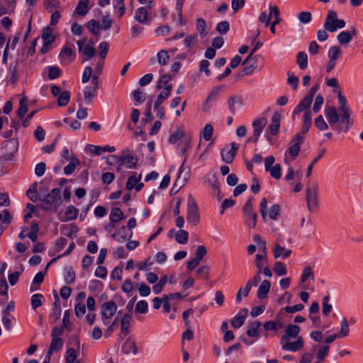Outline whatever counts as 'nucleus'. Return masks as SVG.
Wrapping results in <instances>:
<instances>
[{
  "mask_svg": "<svg viewBox=\"0 0 363 363\" xmlns=\"http://www.w3.org/2000/svg\"><path fill=\"white\" fill-rule=\"evenodd\" d=\"M330 299V296L329 294L325 296L323 298V308H322V313L323 315L325 317H328L329 314L330 313L333 306L331 304H329V301Z\"/></svg>",
  "mask_w": 363,
  "mask_h": 363,
  "instance_id": "obj_39",
  "label": "nucleus"
},
{
  "mask_svg": "<svg viewBox=\"0 0 363 363\" xmlns=\"http://www.w3.org/2000/svg\"><path fill=\"white\" fill-rule=\"evenodd\" d=\"M247 312L248 310L247 308H243L233 318L231 325L234 328H239L245 323Z\"/></svg>",
  "mask_w": 363,
  "mask_h": 363,
  "instance_id": "obj_22",
  "label": "nucleus"
},
{
  "mask_svg": "<svg viewBox=\"0 0 363 363\" xmlns=\"http://www.w3.org/2000/svg\"><path fill=\"white\" fill-rule=\"evenodd\" d=\"M271 283L268 280H264L257 290V298L260 300L265 298L270 290Z\"/></svg>",
  "mask_w": 363,
  "mask_h": 363,
  "instance_id": "obj_24",
  "label": "nucleus"
},
{
  "mask_svg": "<svg viewBox=\"0 0 363 363\" xmlns=\"http://www.w3.org/2000/svg\"><path fill=\"white\" fill-rule=\"evenodd\" d=\"M78 212H79V211L75 206H74L72 205L68 206L65 211V216H66L67 220H75L77 218Z\"/></svg>",
  "mask_w": 363,
  "mask_h": 363,
  "instance_id": "obj_44",
  "label": "nucleus"
},
{
  "mask_svg": "<svg viewBox=\"0 0 363 363\" xmlns=\"http://www.w3.org/2000/svg\"><path fill=\"white\" fill-rule=\"evenodd\" d=\"M85 43L86 40H80L77 42L79 52L83 58V62L87 61L96 55L94 43L92 41L87 44H85Z\"/></svg>",
  "mask_w": 363,
  "mask_h": 363,
  "instance_id": "obj_9",
  "label": "nucleus"
},
{
  "mask_svg": "<svg viewBox=\"0 0 363 363\" xmlns=\"http://www.w3.org/2000/svg\"><path fill=\"white\" fill-rule=\"evenodd\" d=\"M123 218L124 214L121 208L118 207L112 208L109 216V219L111 221H112L113 223H118L120 220H122Z\"/></svg>",
  "mask_w": 363,
  "mask_h": 363,
  "instance_id": "obj_34",
  "label": "nucleus"
},
{
  "mask_svg": "<svg viewBox=\"0 0 363 363\" xmlns=\"http://www.w3.org/2000/svg\"><path fill=\"white\" fill-rule=\"evenodd\" d=\"M239 149V145L235 142L230 143V147L228 146L224 147L220 152L222 160L226 164H231L235 157Z\"/></svg>",
  "mask_w": 363,
  "mask_h": 363,
  "instance_id": "obj_11",
  "label": "nucleus"
},
{
  "mask_svg": "<svg viewBox=\"0 0 363 363\" xmlns=\"http://www.w3.org/2000/svg\"><path fill=\"white\" fill-rule=\"evenodd\" d=\"M350 328L347 320L344 318L341 321V328L338 335V337H345L348 335Z\"/></svg>",
  "mask_w": 363,
  "mask_h": 363,
  "instance_id": "obj_47",
  "label": "nucleus"
},
{
  "mask_svg": "<svg viewBox=\"0 0 363 363\" xmlns=\"http://www.w3.org/2000/svg\"><path fill=\"white\" fill-rule=\"evenodd\" d=\"M267 257L264 255L257 254L255 259V264L257 269L258 273H262V267L264 263L267 262Z\"/></svg>",
  "mask_w": 363,
  "mask_h": 363,
  "instance_id": "obj_55",
  "label": "nucleus"
},
{
  "mask_svg": "<svg viewBox=\"0 0 363 363\" xmlns=\"http://www.w3.org/2000/svg\"><path fill=\"white\" fill-rule=\"evenodd\" d=\"M318 89V84H315L310 89L306 96L299 102V104L294 109L292 113L293 120L295 119V116L296 114H298L302 111L306 113L308 111H311L310 108L311 105L313 101V96L316 94Z\"/></svg>",
  "mask_w": 363,
  "mask_h": 363,
  "instance_id": "obj_3",
  "label": "nucleus"
},
{
  "mask_svg": "<svg viewBox=\"0 0 363 363\" xmlns=\"http://www.w3.org/2000/svg\"><path fill=\"white\" fill-rule=\"evenodd\" d=\"M111 158L114 159V162H120L121 165L127 164V167L130 169L135 168L137 166L138 160L133 155H128L123 156H116L115 155H112Z\"/></svg>",
  "mask_w": 363,
  "mask_h": 363,
  "instance_id": "obj_15",
  "label": "nucleus"
},
{
  "mask_svg": "<svg viewBox=\"0 0 363 363\" xmlns=\"http://www.w3.org/2000/svg\"><path fill=\"white\" fill-rule=\"evenodd\" d=\"M273 253L275 259H277L281 257L283 259H286L291 255V250H286L285 249L284 247H282L280 245L277 244L275 245V247L273 250Z\"/></svg>",
  "mask_w": 363,
  "mask_h": 363,
  "instance_id": "obj_27",
  "label": "nucleus"
},
{
  "mask_svg": "<svg viewBox=\"0 0 363 363\" xmlns=\"http://www.w3.org/2000/svg\"><path fill=\"white\" fill-rule=\"evenodd\" d=\"M306 200L308 210L312 213L316 212L319 207L318 183L314 182L311 187L306 189Z\"/></svg>",
  "mask_w": 363,
  "mask_h": 363,
  "instance_id": "obj_4",
  "label": "nucleus"
},
{
  "mask_svg": "<svg viewBox=\"0 0 363 363\" xmlns=\"http://www.w3.org/2000/svg\"><path fill=\"white\" fill-rule=\"evenodd\" d=\"M167 282V275L161 277L159 282L157 284L153 286V287H152L153 292L155 294H160L162 291L164 286L166 284Z\"/></svg>",
  "mask_w": 363,
  "mask_h": 363,
  "instance_id": "obj_58",
  "label": "nucleus"
},
{
  "mask_svg": "<svg viewBox=\"0 0 363 363\" xmlns=\"http://www.w3.org/2000/svg\"><path fill=\"white\" fill-rule=\"evenodd\" d=\"M133 235V233L127 230L126 227L123 225L118 228L112 237L120 242H123L126 240H129Z\"/></svg>",
  "mask_w": 363,
  "mask_h": 363,
  "instance_id": "obj_17",
  "label": "nucleus"
},
{
  "mask_svg": "<svg viewBox=\"0 0 363 363\" xmlns=\"http://www.w3.org/2000/svg\"><path fill=\"white\" fill-rule=\"evenodd\" d=\"M3 148L6 150H9L10 152H13L14 154L18 151V140L16 138H10L6 140L2 144Z\"/></svg>",
  "mask_w": 363,
  "mask_h": 363,
  "instance_id": "obj_29",
  "label": "nucleus"
},
{
  "mask_svg": "<svg viewBox=\"0 0 363 363\" xmlns=\"http://www.w3.org/2000/svg\"><path fill=\"white\" fill-rule=\"evenodd\" d=\"M141 177V174H140L138 177H136L135 174L129 177L125 185L126 189L128 190H132L135 186V184L140 181Z\"/></svg>",
  "mask_w": 363,
  "mask_h": 363,
  "instance_id": "obj_56",
  "label": "nucleus"
},
{
  "mask_svg": "<svg viewBox=\"0 0 363 363\" xmlns=\"http://www.w3.org/2000/svg\"><path fill=\"white\" fill-rule=\"evenodd\" d=\"M342 51L340 48L337 45L331 46L328 52V56L329 60L337 61V59L341 56Z\"/></svg>",
  "mask_w": 363,
  "mask_h": 363,
  "instance_id": "obj_37",
  "label": "nucleus"
},
{
  "mask_svg": "<svg viewBox=\"0 0 363 363\" xmlns=\"http://www.w3.org/2000/svg\"><path fill=\"white\" fill-rule=\"evenodd\" d=\"M65 361L67 363H73L77 361V353L74 348H68L65 354Z\"/></svg>",
  "mask_w": 363,
  "mask_h": 363,
  "instance_id": "obj_59",
  "label": "nucleus"
},
{
  "mask_svg": "<svg viewBox=\"0 0 363 363\" xmlns=\"http://www.w3.org/2000/svg\"><path fill=\"white\" fill-rule=\"evenodd\" d=\"M189 239V233L184 230H179L176 233V241L179 244H186L188 242Z\"/></svg>",
  "mask_w": 363,
  "mask_h": 363,
  "instance_id": "obj_46",
  "label": "nucleus"
},
{
  "mask_svg": "<svg viewBox=\"0 0 363 363\" xmlns=\"http://www.w3.org/2000/svg\"><path fill=\"white\" fill-rule=\"evenodd\" d=\"M281 117V113L278 112H275L272 116V123L269 125V128L273 135H277L279 133Z\"/></svg>",
  "mask_w": 363,
  "mask_h": 363,
  "instance_id": "obj_21",
  "label": "nucleus"
},
{
  "mask_svg": "<svg viewBox=\"0 0 363 363\" xmlns=\"http://www.w3.org/2000/svg\"><path fill=\"white\" fill-rule=\"evenodd\" d=\"M133 96L134 100L139 104H143L145 101V93L140 88L133 92Z\"/></svg>",
  "mask_w": 363,
  "mask_h": 363,
  "instance_id": "obj_57",
  "label": "nucleus"
},
{
  "mask_svg": "<svg viewBox=\"0 0 363 363\" xmlns=\"http://www.w3.org/2000/svg\"><path fill=\"white\" fill-rule=\"evenodd\" d=\"M62 346L63 340L62 338L52 337L51 343L50 345V348H51V350L58 352L62 348Z\"/></svg>",
  "mask_w": 363,
  "mask_h": 363,
  "instance_id": "obj_60",
  "label": "nucleus"
},
{
  "mask_svg": "<svg viewBox=\"0 0 363 363\" xmlns=\"http://www.w3.org/2000/svg\"><path fill=\"white\" fill-rule=\"evenodd\" d=\"M338 20L337 13L333 10H329L323 24V28L330 33L335 32V27Z\"/></svg>",
  "mask_w": 363,
  "mask_h": 363,
  "instance_id": "obj_14",
  "label": "nucleus"
},
{
  "mask_svg": "<svg viewBox=\"0 0 363 363\" xmlns=\"http://www.w3.org/2000/svg\"><path fill=\"white\" fill-rule=\"evenodd\" d=\"M252 198H250L242 208L245 217V223L255 228L257 224V214L253 211Z\"/></svg>",
  "mask_w": 363,
  "mask_h": 363,
  "instance_id": "obj_6",
  "label": "nucleus"
},
{
  "mask_svg": "<svg viewBox=\"0 0 363 363\" xmlns=\"http://www.w3.org/2000/svg\"><path fill=\"white\" fill-rule=\"evenodd\" d=\"M186 220L188 223L193 226L197 225L200 221L199 207L191 195L188 196Z\"/></svg>",
  "mask_w": 363,
  "mask_h": 363,
  "instance_id": "obj_5",
  "label": "nucleus"
},
{
  "mask_svg": "<svg viewBox=\"0 0 363 363\" xmlns=\"http://www.w3.org/2000/svg\"><path fill=\"white\" fill-rule=\"evenodd\" d=\"M186 161V156H185V157L179 167L177 179H176V181L170 191L171 194H176L182 189V187L184 186L186 180L188 179V177L189 176V171H187L184 174L183 177H182V174L184 170V166Z\"/></svg>",
  "mask_w": 363,
  "mask_h": 363,
  "instance_id": "obj_10",
  "label": "nucleus"
},
{
  "mask_svg": "<svg viewBox=\"0 0 363 363\" xmlns=\"http://www.w3.org/2000/svg\"><path fill=\"white\" fill-rule=\"evenodd\" d=\"M303 140L304 138L301 133H296L291 140V145L288 149V152L293 159L298 155L301 150V145L303 143Z\"/></svg>",
  "mask_w": 363,
  "mask_h": 363,
  "instance_id": "obj_12",
  "label": "nucleus"
},
{
  "mask_svg": "<svg viewBox=\"0 0 363 363\" xmlns=\"http://www.w3.org/2000/svg\"><path fill=\"white\" fill-rule=\"evenodd\" d=\"M44 301V296L41 294H33L30 298L32 308L33 310H36L38 307L43 304Z\"/></svg>",
  "mask_w": 363,
  "mask_h": 363,
  "instance_id": "obj_36",
  "label": "nucleus"
},
{
  "mask_svg": "<svg viewBox=\"0 0 363 363\" xmlns=\"http://www.w3.org/2000/svg\"><path fill=\"white\" fill-rule=\"evenodd\" d=\"M134 18L140 23L149 25L148 11L144 7H140L135 11Z\"/></svg>",
  "mask_w": 363,
  "mask_h": 363,
  "instance_id": "obj_20",
  "label": "nucleus"
},
{
  "mask_svg": "<svg viewBox=\"0 0 363 363\" xmlns=\"http://www.w3.org/2000/svg\"><path fill=\"white\" fill-rule=\"evenodd\" d=\"M187 136L185 135L184 130L183 127H179L177 130L170 135L169 138V143L171 144H175L179 140L184 139Z\"/></svg>",
  "mask_w": 363,
  "mask_h": 363,
  "instance_id": "obj_30",
  "label": "nucleus"
},
{
  "mask_svg": "<svg viewBox=\"0 0 363 363\" xmlns=\"http://www.w3.org/2000/svg\"><path fill=\"white\" fill-rule=\"evenodd\" d=\"M314 124L315 127L320 131L326 130L328 128V123L325 121L323 117L321 115L315 118Z\"/></svg>",
  "mask_w": 363,
  "mask_h": 363,
  "instance_id": "obj_52",
  "label": "nucleus"
},
{
  "mask_svg": "<svg viewBox=\"0 0 363 363\" xmlns=\"http://www.w3.org/2000/svg\"><path fill=\"white\" fill-rule=\"evenodd\" d=\"M312 125V113L311 111H308L303 114V124L301 127V135L306 134L309 130Z\"/></svg>",
  "mask_w": 363,
  "mask_h": 363,
  "instance_id": "obj_25",
  "label": "nucleus"
},
{
  "mask_svg": "<svg viewBox=\"0 0 363 363\" xmlns=\"http://www.w3.org/2000/svg\"><path fill=\"white\" fill-rule=\"evenodd\" d=\"M39 200L42 201L40 208L44 211H50L52 206L56 211L62 204L60 196V189L59 188L52 189L49 193H41L39 195Z\"/></svg>",
  "mask_w": 363,
  "mask_h": 363,
  "instance_id": "obj_2",
  "label": "nucleus"
},
{
  "mask_svg": "<svg viewBox=\"0 0 363 363\" xmlns=\"http://www.w3.org/2000/svg\"><path fill=\"white\" fill-rule=\"evenodd\" d=\"M357 34V32L356 28L352 26L349 30L340 32L337 35V39L340 44L346 45L350 43L352 41V38L356 36Z\"/></svg>",
  "mask_w": 363,
  "mask_h": 363,
  "instance_id": "obj_16",
  "label": "nucleus"
},
{
  "mask_svg": "<svg viewBox=\"0 0 363 363\" xmlns=\"http://www.w3.org/2000/svg\"><path fill=\"white\" fill-rule=\"evenodd\" d=\"M260 325L261 323L259 321L252 323L247 330V335L250 337H257L259 335L258 330Z\"/></svg>",
  "mask_w": 363,
  "mask_h": 363,
  "instance_id": "obj_41",
  "label": "nucleus"
},
{
  "mask_svg": "<svg viewBox=\"0 0 363 363\" xmlns=\"http://www.w3.org/2000/svg\"><path fill=\"white\" fill-rule=\"evenodd\" d=\"M273 270L277 276H284L287 273L285 264L281 262H275Z\"/></svg>",
  "mask_w": 363,
  "mask_h": 363,
  "instance_id": "obj_48",
  "label": "nucleus"
},
{
  "mask_svg": "<svg viewBox=\"0 0 363 363\" xmlns=\"http://www.w3.org/2000/svg\"><path fill=\"white\" fill-rule=\"evenodd\" d=\"M281 208L279 205L274 204L271 206L269 211V217L272 220H277L278 216L280 215Z\"/></svg>",
  "mask_w": 363,
  "mask_h": 363,
  "instance_id": "obj_63",
  "label": "nucleus"
},
{
  "mask_svg": "<svg viewBox=\"0 0 363 363\" xmlns=\"http://www.w3.org/2000/svg\"><path fill=\"white\" fill-rule=\"evenodd\" d=\"M281 349L291 352H297L302 349L304 346V341L302 337H298L295 342H290L289 340H280Z\"/></svg>",
  "mask_w": 363,
  "mask_h": 363,
  "instance_id": "obj_13",
  "label": "nucleus"
},
{
  "mask_svg": "<svg viewBox=\"0 0 363 363\" xmlns=\"http://www.w3.org/2000/svg\"><path fill=\"white\" fill-rule=\"evenodd\" d=\"M16 0H0V16L10 14L14 10Z\"/></svg>",
  "mask_w": 363,
  "mask_h": 363,
  "instance_id": "obj_18",
  "label": "nucleus"
},
{
  "mask_svg": "<svg viewBox=\"0 0 363 363\" xmlns=\"http://www.w3.org/2000/svg\"><path fill=\"white\" fill-rule=\"evenodd\" d=\"M61 74V70L57 66H51L48 67V77L53 80L58 78Z\"/></svg>",
  "mask_w": 363,
  "mask_h": 363,
  "instance_id": "obj_62",
  "label": "nucleus"
},
{
  "mask_svg": "<svg viewBox=\"0 0 363 363\" xmlns=\"http://www.w3.org/2000/svg\"><path fill=\"white\" fill-rule=\"evenodd\" d=\"M229 30L230 23L226 21H223L218 23L216 27V30L220 35H224L227 33L229 31Z\"/></svg>",
  "mask_w": 363,
  "mask_h": 363,
  "instance_id": "obj_51",
  "label": "nucleus"
},
{
  "mask_svg": "<svg viewBox=\"0 0 363 363\" xmlns=\"http://www.w3.org/2000/svg\"><path fill=\"white\" fill-rule=\"evenodd\" d=\"M296 63L301 70L306 69L308 66V56L306 52L301 51L296 55Z\"/></svg>",
  "mask_w": 363,
  "mask_h": 363,
  "instance_id": "obj_35",
  "label": "nucleus"
},
{
  "mask_svg": "<svg viewBox=\"0 0 363 363\" xmlns=\"http://www.w3.org/2000/svg\"><path fill=\"white\" fill-rule=\"evenodd\" d=\"M338 110L333 106L325 108V116L331 128L340 133H347L353 125L354 119L352 118V111L347 104V99L341 92L338 93Z\"/></svg>",
  "mask_w": 363,
  "mask_h": 363,
  "instance_id": "obj_1",
  "label": "nucleus"
},
{
  "mask_svg": "<svg viewBox=\"0 0 363 363\" xmlns=\"http://www.w3.org/2000/svg\"><path fill=\"white\" fill-rule=\"evenodd\" d=\"M17 63L16 62L15 65L10 64L9 65V69L11 71L9 81L12 84H15L18 80Z\"/></svg>",
  "mask_w": 363,
  "mask_h": 363,
  "instance_id": "obj_53",
  "label": "nucleus"
},
{
  "mask_svg": "<svg viewBox=\"0 0 363 363\" xmlns=\"http://www.w3.org/2000/svg\"><path fill=\"white\" fill-rule=\"evenodd\" d=\"M309 277H311L313 281L315 279L314 274L312 272V269L310 266L306 267L301 277V282L304 283Z\"/></svg>",
  "mask_w": 363,
  "mask_h": 363,
  "instance_id": "obj_54",
  "label": "nucleus"
},
{
  "mask_svg": "<svg viewBox=\"0 0 363 363\" xmlns=\"http://www.w3.org/2000/svg\"><path fill=\"white\" fill-rule=\"evenodd\" d=\"M86 28L91 33L94 35H99L101 26L99 22L96 20H91L86 23Z\"/></svg>",
  "mask_w": 363,
  "mask_h": 363,
  "instance_id": "obj_40",
  "label": "nucleus"
},
{
  "mask_svg": "<svg viewBox=\"0 0 363 363\" xmlns=\"http://www.w3.org/2000/svg\"><path fill=\"white\" fill-rule=\"evenodd\" d=\"M121 352L125 354H129L131 352L133 354H136L138 353V347L135 342L128 338L122 345Z\"/></svg>",
  "mask_w": 363,
  "mask_h": 363,
  "instance_id": "obj_23",
  "label": "nucleus"
},
{
  "mask_svg": "<svg viewBox=\"0 0 363 363\" xmlns=\"http://www.w3.org/2000/svg\"><path fill=\"white\" fill-rule=\"evenodd\" d=\"M45 272H39L37 273L33 280L30 287V291H37L40 289V285L43 282Z\"/></svg>",
  "mask_w": 363,
  "mask_h": 363,
  "instance_id": "obj_31",
  "label": "nucleus"
},
{
  "mask_svg": "<svg viewBox=\"0 0 363 363\" xmlns=\"http://www.w3.org/2000/svg\"><path fill=\"white\" fill-rule=\"evenodd\" d=\"M91 84L93 86H86L84 89V101L86 104H91L96 96V91L99 88V78L97 75H93Z\"/></svg>",
  "mask_w": 363,
  "mask_h": 363,
  "instance_id": "obj_8",
  "label": "nucleus"
},
{
  "mask_svg": "<svg viewBox=\"0 0 363 363\" xmlns=\"http://www.w3.org/2000/svg\"><path fill=\"white\" fill-rule=\"evenodd\" d=\"M28 111L27 97L23 96L19 102V108L17 111V115L20 118H23Z\"/></svg>",
  "mask_w": 363,
  "mask_h": 363,
  "instance_id": "obj_38",
  "label": "nucleus"
},
{
  "mask_svg": "<svg viewBox=\"0 0 363 363\" xmlns=\"http://www.w3.org/2000/svg\"><path fill=\"white\" fill-rule=\"evenodd\" d=\"M118 306L115 301H108L101 306V315L103 323L106 325L110 323V319L116 314Z\"/></svg>",
  "mask_w": 363,
  "mask_h": 363,
  "instance_id": "obj_7",
  "label": "nucleus"
},
{
  "mask_svg": "<svg viewBox=\"0 0 363 363\" xmlns=\"http://www.w3.org/2000/svg\"><path fill=\"white\" fill-rule=\"evenodd\" d=\"M158 62L162 65L167 64L169 56L166 50H162L157 52V55Z\"/></svg>",
  "mask_w": 363,
  "mask_h": 363,
  "instance_id": "obj_64",
  "label": "nucleus"
},
{
  "mask_svg": "<svg viewBox=\"0 0 363 363\" xmlns=\"http://www.w3.org/2000/svg\"><path fill=\"white\" fill-rule=\"evenodd\" d=\"M80 163L79 159L74 156L72 155L70 158V162L64 167V172L67 175L72 174L74 171L75 170V168L77 165H79Z\"/></svg>",
  "mask_w": 363,
  "mask_h": 363,
  "instance_id": "obj_33",
  "label": "nucleus"
},
{
  "mask_svg": "<svg viewBox=\"0 0 363 363\" xmlns=\"http://www.w3.org/2000/svg\"><path fill=\"white\" fill-rule=\"evenodd\" d=\"M42 39L45 45H50L55 40L52 29L47 26L43 29Z\"/></svg>",
  "mask_w": 363,
  "mask_h": 363,
  "instance_id": "obj_28",
  "label": "nucleus"
},
{
  "mask_svg": "<svg viewBox=\"0 0 363 363\" xmlns=\"http://www.w3.org/2000/svg\"><path fill=\"white\" fill-rule=\"evenodd\" d=\"M132 320V314L125 313L121 319V333L124 335H127L129 333V327L130 321Z\"/></svg>",
  "mask_w": 363,
  "mask_h": 363,
  "instance_id": "obj_32",
  "label": "nucleus"
},
{
  "mask_svg": "<svg viewBox=\"0 0 363 363\" xmlns=\"http://www.w3.org/2000/svg\"><path fill=\"white\" fill-rule=\"evenodd\" d=\"M208 183L213 190V194H219L220 193V182L215 175L212 176V179H208Z\"/></svg>",
  "mask_w": 363,
  "mask_h": 363,
  "instance_id": "obj_49",
  "label": "nucleus"
},
{
  "mask_svg": "<svg viewBox=\"0 0 363 363\" xmlns=\"http://www.w3.org/2000/svg\"><path fill=\"white\" fill-rule=\"evenodd\" d=\"M70 99V93L68 91H62L58 96L57 104L60 106H65Z\"/></svg>",
  "mask_w": 363,
  "mask_h": 363,
  "instance_id": "obj_45",
  "label": "nucleus"
},
{
  "mask_svg": "<svg viewBox=\"0 0 363 363\" xmlns=\"http://www.w3.org/2000/svg\"><path fill=\"white\" fill-rule=\"evenodd\" d=\"M300 330V327L297 325L290 324L286 328L285 334L281 337V340H290V338L298 337Z\"/></svg>",
  "mask_w": 363,
  "mask_h": 363,
  "instance_id": "obj_19",
  "label": "nucleus"
},
{
  "mask_svg": "<svg viewBox=\"0 0 363 363\" xmlns=\"http://www.w3.org/2000/svg\"><path fill=\"white\" fill-rule=\"evenodd\" d=\"M298 18L303 24L309 23L312 20V14L310 11H302L298 13Z\"/></svg>",
  "mask_w": 363,
  "mask_h": 363,
  "instance_id": "obj_61",
  "label": "nucleus"
},
{
  "mask_svg": "<svg viewBox=\"0 0 363 363\" xmlns=\"http://www.w3.org/2000/svg\"><path fill=\"white\" fill-rule=\"evenodd\" d=\"M235 104L241 106L242 104L241 99L237 96H231L228 99L229 108L232 113H235L236 111Z\"/></svg>",
  "mask_w": 363,
  "mask_h": 363,
  "instance_id": "obj_50",
  "label": "nucleus"
},
{
  "mask_svg": "<svg viewBox=\"0 0 363 363\" xmlns=\"http://www.w3.org/2000/svg\"><path fill=\"white\" fill-rule=\"evenodd\" d=\"M267 123V121L264 118H257L252 122V127L254 130L258 131L262 133L263 129Z\"/></svg>",
  "mask_w": 363,
  "mask_h": 363,
  "instance_id": "obj_42",
  "label": "nucleus"
},
{
  "mask_svg": "<svg viewBox=\"0 0 363 363\" xmlns=\"http://www.w3.org/2000/svg\"><path fill=\"white\" fill-rule=\"evenodd\" d=\"M65 281L68 284L74 283L76 279V275L73 268L72 267H65Z\"/></svg>",
  "mask_w": 363,
  "mask_h": 363,
  "instance_id": "obj_43",
  "label": "nucleus"
},
{
  "mask_svg": "<svg viewBox=\"0 0 363 363\" xmlns=\"http://www.w3.org/2000/svg\"><path fill=\"white\" fill-rule=\"evenodd\" d=\"M89 150L93 154L96 155H100L101 154H102L103 152H113L116 150V148L113 146H109V145H105L104 147H101V146L90 145Z\"/></svg>",
  "mask_w": 363,
  "mask_h": 363,
  "instance_id": "obj_26",
  "label": "nucleus"
}]
</instances>
